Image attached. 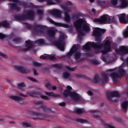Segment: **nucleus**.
<instances>
[{
	"label": "nucleus",
	"mask_w": 128,
	"mask_h": 128,
	"mask_svg": "<svg viewBox=\"0 0 128 128\" xmlns=\"http://www.w3.org/2000/svg\"><path fill=\"white\" fill-rule=\"evenodd\" d=\"M9 26V24L6 21H3L0 22V26L4 27H7Z\"/></svg>",
	"instance_id": "obj_35"
},
{
	"label": "nucleus",
	"mask_w": 128,
	"mask_h": 128,
	"mask_svg": "<svg viewBox=\"0 0 128 128\" xmlns=\"http://www.w3.org/2000/svg\"><path fill=\"white\" fill-rule=\"evenodd\" d=\"M25 25L27 28L30 29H32L34 32L36 34L43 33L46 27L45 26L36 24L32 26L27 23H26Z\"/></svg>",
	"instance_id": "obj_4"
},
{
	"label": "nucleus",
	"mask_w": 128,
	"mask_h": 128,
	"mask_svg": "<svg viewBox=\"0 0 128 128\" xmlns=\"http://www.w3.org/2000/svg\"><path fill=\"white\" fill-rule=\"evenodd\" d=\"M105 32L104 29H101L98 28H96L93 32V35L95 36L96 41L97 42V49H100L103 47L104 50L101 52L103 54H106L111 50V46H106L101 43L102 41V35Z\"/></svg>",
	"instance_id": "obj_1"
},
{
	"label": "nucleus",
	"mask_w": 128,
	"mask_h": 128,
	"mask_svg": "<svg viewBox=\"0 0 128 128\" xmlns=\"http://www.w3.org/2000/svg\"><path fill=\"white\" fill-rule=\"evenodd\" d=\"M107 19V15H104L101 16L99 18H95L93 20V21L96 23L99 24H106Z\"/></svg>",
	"instance_id": "obj_9"
},
{
	"label": "nucleus",
	"mask_w": 128,
	"mask_h": 128,
	"mask_svg": "<svg viewBox=\"0 0 128 128\" xmlns=\"http://www.w3.org/2000/svg\"><path fill=\"white\" fill-rule=\"evenodd\" d=\"M9 98L16 101V102H19L20 104H24L26 102L25 101H21L18 102L19 101H20L22 100V98L20 97H18L16 96H9Z\"/></svg>",
	"instance_id": "obj_15"
},
{
	"label": "nucleus",
	"mask_w": 128,
	"mask_h": 128,
	"mask_svg": "<svg viewBox=\"0 0 128 128\" xmlns=\"http://www.w3.org/2000/svg\"><path fill=\"white\" fill-rule=\"evenodd\" d=\"M121 3L120 7L122 8H126L128 6V0H119Z\"/></svg>",
	"instance_id": "obj_23"
},
{
	"label": "nucleus",
	"mask_w": 128,
	"mask_h": 128,
	"mask_svg": "<svg viewBox=\"0 0 128 128\" xmlns=\"http://www.w3.org/2000/svg\"><path fill=\"white\" fill-rule=\"evenodd\" d=\"M108 74L106 73L102 74V82L103 83H105L108 82Z\"/></svg>",
	"instance_id": "obj_21"
},
{
	"label": "nucleus",
	"mask_w": 128,
	"mask_h": 128,
	"mask_svg": "<svg viewBox=\"0 0 128 128\" xmlns=\"http://www.w3.org/2000/svg\"><path fill=\"white\" fill-rule=\"evenodd\" d=\"M118 74L121 78L126 74V73L124 70L121 68H119L118 70Z\"/></svg>",
	"instance_id": "obj_31"
},
{
	"label": "nucleus",
	"mask_w": 128,
	"mask_h": 128,
	"mask_svg": "<svg viewBox=\"0 0 128 128\" xmlns=\"http://www.w3.org/2000/svg\"><path fill=\"white\" fill-rule=\"evenodd\" d=\"M36 43L40 45H43L45 44L44 40L43 39H41L37 40L36 41Z\"/></svg>",
	"instance_id": "obj_39"
},
{
	"label": "nucleus",
	"mask_w": 128,
	"mask_h": 128,
	"mask_svg": "<svg viewBox=\"0 0 128 128\" xmlns=\"http://www.w3.org/2000/svg\"><path fill=\"white\" fill-rule=\"evenodd\" d=\"M121 108L124 112H126L128 108V101L123 102L121 104Z\"/></svg>",
	"instance_id": "obj_20"
},
{
	"label": "nucleus",
	"mask_w": 128,
	"mask_h": 128,
	"mask_svg": "<svg viewBox=\"0 0 128 128\" xmlns=\"http://www.w3.org/2000/svg\"><path fill=\"white\" fill-rule=\"evenodd\" d=\"M25 46L26 48H24L22 49V51L26 52L30 50L31 48L34 47L33 42L29 39L25 41Z\"/></svg>",
	"instance_id": "obj_10"
},
{
	"label": "nucleus",
	"mask_w": 128,
	"mask_h": 128,
	"mask_svg": "<svg viewBox=\"0 0 128 128\" xmlns=\"http://www.w3.org/2000/svg\"><path fill=\"white\" fill-rule=\"evenodd\" d=\"M47 4L48 5H51L54 4V3L53 2L52 0H47Z\"/></svg>",
	"instance_id": "obj_53"
},
{
	"label": "nucleus",
	"mask_w": 128,
	"mask_h": 128,
	"mask_svg": "<svg viewBox=\"0 0 128 128\" xmlns=\"http://www.w3.org/2000/svg\"><path fill=\"white\" fill-rule=\"evenodd\" d=\"M50 70L49 68L48 67H46L43 68V71L44 72H46L47 73L48 72H49Z\"/></svg>",
	"instance_id": "obj_56"
},
{
	"label": "nucleus",
	"mask_w": 128,
	"mask_h": 128,
	"mask_svg": "<svg viewBox=\"0 0 128 128\" xmlns=\"http://www.w3.org/2000/svg\"><path fill=\"white\" fill-rule=\"evenodd\" d=\"M75 111L77 114H82L84 112V109L81 108H76L75 109Z\"/></svg>",
	"instance_id": "obj_34"
},
{
	"label": "nucleus",
	"mask_w": 128,
	"mask_h": 128,
	"mask_svg": "<svg viewBox=\"0 0 128 128\" xmlns=\"http://www.w3.org/2000/svg\"><path fill=\"white\" fill-rule=\"evenodd\" d=\"M98 43L92 42L91 43L90 42H87L85 45L83 46V48L84 50L90 51L91 50L90 46L93 48L97 49V45Z\"/></svg>",
	"instance_id": "obj_7"
},
{
	"label": "nucleus",
	"mask_w": 128,
	"mask_h": 128,
	"mask_svg": "<svg viewBox=\"0 0 128 128\" xmlns=\"http://www.w3.org/2000/svg\"><path fill=\"white\" fill-rule=\"evenodd\" d=\"M18 86L19 87H25L26 86L25 84L23 82L18 84Z\"/></svg>",
	"instance_id": "obj_54"
},
{
	"label": "nucleus",
	"mask_w": 128,
	"mask_h": 128,
	"mask_svg": "<svg viewBox=\"0 0 128 128\" xmlns=\"http://www.w3.org/2000/svg\"><path fill=\"white\" fill-rule=\"evenodd\" d=\"M55 33V30L54 28L50 29L47 31L48 36L50 38H53L54 37Z\"/></svg>",
	"instance_id": "obj_24"
},
{
	"label": "nucleus",
	"mask_w": 128,
	"mask_h": 128,
	"mask_svg": "<svg viewBox=\"0 0 128 128\" xmlns=\"http://www.w3.org/2000/svg\"><path fill=\"white\" fill-rule=\"evenodd\" d=\"M70 97L74 101L76 102L81 100V98L80 95L74 92H72Z\"/></svg>",
	"instance_id": "obj_14"
},
{
	"label": "nucleus",
	"mask_w": 128,
	"mask_h": 128,
	"mask_svg": "<svg viewBox=\"0 0 128 128\" xmlns=\"http://www.w3.org/2000/svg\"><path fill=\"white\" fill-rule=\"evenodd\" d=\"M114 18L111 16H109L108 17L107 15V19L106 22L107 23L110 24L112 23V22L114 21Z\"/></svg>",
	"instance_id": "obj_37"
},
{
	"label": "nucleus",
	"mask_w": 128,
	"mask_h": 128,
	"mask_svg": "<svg viewBox=\"0 0 128 128\" xmlns=\"http://www.w3.org/2000/svg\"><path fill=\"white\" fill-rule=\"evenodd\" d=\"M11 6V8L12 10H14L16 11H18L20 10L19 6H18L15 3H11L10 4Z\"/></svg>",
	"instance_id": "obj_28"
},
{
	"label": "nucleus",
	"mask_w": 128,
	"mask_h": 128,
	"mask_svg": "<svg viewBox=\"0 0 128 128\" xmlns=\"http://www.w3.org/2000/svg\"><path fill=\"white\" fill-rule=\"evenodd\" d=\"M112 38L110 37H107V38L106 39V40L104 44L106 46H110L111 44V42L112 40Z\"/></svg>",
	"instance_id": "obj_33"
},
{
	"label": "nucleus",
	"mask_w": 128,
	"mask_h": 128,
	"mask_svg": "<svg viewBox=\"0 0 128 128\" xmlns=\"http://www.w3.org/2000/svg\"><path fill=\"white\" fill-rule=\"evenodd\" d=\"M110 76L112 78L114 82H118L119 80H117V79H120V78L118 74L116 72L111 73L110 74Z\"/></svg>",
	"instance_id": "obj_17"
},
{
	"label": "nucleus",
	"mask_w": 128,
	"mask_h": 128,
	"mask_svg": "<svg viewBox=\"0 0 128 128\" xmlns=\"http://www.w3.org/2000/svg\"><path fill=\"white\" fill-rule=\"evenodd\" d=\"M28 93V94L32 97H33L34 95L37 96L40 95V94H41L40 92L35 91L30 92Z\"/></svg>",
	"instance_id": "obj_30"
},
{
	"label": "nucleus",
	"mask_w": 128,
	"mask_h": 128,
	"mask_svg": "<svg viewBox=\"0 0 128 128\" xmlns=\"http://www.w3.org/2000/svg\"><path fill=\"white\" fill-rule=\"evenodd\" d=\"M116 53H121V54H124L128 53V48L126 46H121L119 50H116Z\"/></svg>",
	"instance_id": "obj_13"
},
{
	"label": "nucleus",
	"mask_w": 128,
	"mask_h": 128,
	"mask_svg": "<svg viewBox=\"0 0 128 128\" xmlns=\"http://www.w3.org/2000/svg\"><path fill=\"white\" fill-rule=\"evenodd\" d=\"M28 78L33 82H38V81L36 79L30 77H28Z\"/></svg>",
	"instance_id": "obj_57"
},
{
	"label": "nucleus",
	"mask_w": 128,
	"mask_h": 128,
	"mask_svg": "<svg viewBox=\"0 0 128 128\" xmlns=\"http://www.w3.org/2000/svg\"><path fill=\"white\" fill-rule=\"evenodd\" d=\"M81 16V14L80 12H78L76 14H75L72 16V18L74 19H78Z\"/></svg>",
	"instance_id": "obj_42"
},
{
	"label": "nucleus",
	"mask_w": 128,
	"mask_h": 128,
	"mask_svg": "<svg viewBox=\"0 0 128 128\" xmlns=\"http://www.w3.org/2000/svg\"><path fill=\"white\" fill-rule=\"evenodd\" d=\"M76 121L78 122H80L82 124L86 123L87 122V121L86 120L82 118L76 119Z\"/></svg>",
	"instance_id": "obj_41"
},
{
	"label": "nucleus",
	"mask_w": 128,
	"mask_h": 128,
	"mask_svg": "<svg viewBox=\"0 0 128 128\" xmlns=\"http://www.w3.org/2000/svg\"><path fill=\"white\" fill-rule=\"evenodd\" d=\"M33 65L35 66L40 67L41 66V64L35 62H33Z\"/></svg>",
	"instance_id": "obj_55"
},
{
	"label": "nucleus",
	"mask_w": 128,
	"mask_h": 128,
	"mask_svg": "<svg viewBox=\"0 0 128 128\" xmlns=\"http://www.w3.org/2000/svg\"><path fill=\"white\" fill-rule=\"evenodd\" d=\"M74 54L72 52L70 51L69 52L67 53L66 54V56L63 55L62 56V58H64L66 57L70 59V56H71Z\"/></svg>",
	"instance_id": "obj_40"
},
{
	"label": "nucleus",
	"mask_w": 128,
	"mask_h": 128,
	"mask_svg": "<svg viewBox=\"0 0 128 128\" xmlns=\"http://www.w3.org/2000/svg\"><path fill=\"white\" fill-rule=\"evenodd\" d=\"M40 98L42 99L46 100H49V98L48 97L43 95V94L41 93V94H40Z\"/></svg>",
	"instance_id": "obj_48"
},
{
	"label": "nucleus",
	"mask_w": 128,
	"mask_h": 128,
	"mask_svg": "<svg viewBox=\"0 0 128 128\" xmlns=\"http://www.w3.org/2000/svg\"><path fill=\"white\" fill-rule=\"evenodd\" d=\"M81 56V54L79 52H76L75 54V58L76 60L79 59Z\"/></svg>",
	"instance_id": "obj_45"
},
{
	"label": "nucleus",
	"mask_w": 128,
	"mask_h": 128,
	"mask_svg": "<svg viewBox=\"0 0 128 128\" xmlns=\"http://www.w3.org/2000/svg\"><path fill=\"white\" fill-rule=\"evenodd\" d=\"M101 59L104 62H106V60L105 57L103 54H102V55Z\"/></svg>",
	"instance_id": "obj_64"
},
{
	"label": "nucleus",
	"mask_w": 128,
	"mask_h": 128,
	"mask_svg": "<svg viewBox=\"0 0 128 128\" xmlns=\"http://www.w3.org/2000/svg\"><path fill=\"white\" fill-rule=\"evenodd\" d=\"M22 4L23 6L25 7H28V3L26 2L22 3Z\"/></svg>",
	"instance_id": "obj_63"
},
{
	"label": "nucleus",
	"mask_w": 128,
	"mask_h": 128,
	"mask_svg": "<svg viewBox=\"0 0 128 128\" xmlns=\"http://www.w3.org/2000/svg\"><path fill=\"white\" fill-rule=\"evenodd\" d=\"M64 36L62 35L60 36L58 40L55 41L53 42V44L61 51H64Z\"/></svg>",
	"instance_id": "obj_5"
},
{
	"label": "nucleus",
	"mask_w": 128,
	"mask_h": 128,
	"mask_svg": "<svg viewBox=\"0 0 128 128\" xmlns=\"http://www.w3.org/2000/svg\"><path fill=\"white\" fill-rule=\"evenodd\" d=\"M15 68L22 74H28L30 72V71L29 70L25 69L22 66H16Z\"/></svg>",
	"instance_id": "obj_18"
},
{
	"label": "nucleus",
	"mask_w": 128,
	"mask_h": 128,
	"mask_svg": "<svg viewBox=\"0 0 128 128\" xmlns=\"http://www.w3.org/2000/svg\"><path fill=\"white\" fill-rule=\"evenodd\" d=\"M80 45L79 44H75L74 45L70 50L73 54L76 52L78 49V48L80 47Z\"/></svg>",
	"instance_id": "obj_27"
},
{
	"label": "nucleus",
	"mask_w": 128,
	"mask_h": 128,
	"mask_svg": "<svg viewBox=\"0 0 128 128\" xmlns=\"http://www.w3.org/2000/svg\"><path fill=\"white\" fill-rule=\"evenodd\" d=\"M100 80V78L98 74H96L94 78L93 82L95 83H98Z\"/></svg>",
	"instance_id": "obj_36"
},
{
	"label": "nucleus",
	"mask_w": 128,
	"mask_h": 128,
	"mask_svg": "<svg viewBox=\"0 0 128 128\" xmlns=\"http://www.w3.org/2000/svg\"><path fill=\"white\" fill-rule=\"evenodd\" d=\"M126 14H121L119 17V19L120 22L124 24H126V21L125 19V15Z\"/></svg>",
	"instance_id": "obj_25"
},
{
	"label": "nucleus",
	"mask_w": 128,
	"mask_h": 128,
	"mask_svg": "<svg viewBox=\"0 0 128 128\" xmlns=\"http://www.w3.org/2000/svg\"><path fill=\"white\" fill-rule=\"evenodd\" d=\"M0 56H2L5 58H6L7 57V56L6 55L1 52H0Z\"/></svg>",
	"instance_id": "obj_61"
},
{
	"label": "nucleus",
	"mask_w": 128,
	"mask_h": 128,
	"mask_svg": "<svg viewBox=\"0 0 128 128\" xmlns=\"http://www.w3.org/2000/svg\"><path fill=\"white\" fill-rule=\"evenodd\" d=\"M111 4L113 5H116L118 2V0H111Z\"/></svg>",
	"instance_id": "obj_52"
},
{
	"label": "nucleus",
	"mask_w": 128,
	"mask_h": 128,
	"mask_svg": "<svg viewBox=\"0 0 128 128\" xmlns=\"http://www.w3.org/2000/svg\"><path fill=\"white\" fill-rule=\"evenodd\" d=\"M37 13L38 14L42 15L43 14V12L42 10L38 9L37 10Z\"/></svg>",
	"instance_id": "obj_58"
},
{
	"label": "nucleus",
	"mask_w": 128,
	"mask_h": 128,
	"mask_svg": "<svg viewBox=\"0 0 128 128\" xmlns=\"http://www.w3.org/2000/svg\"><path fill=\"white\" fill-rule=\"evenodd\" d=\"M72 93V92L68 90H66L64 92L63 95L65 97L71 96Z\"/></svg>",
	"instance_id": "obj_32"
},
{
	"label": "nucleus",
	"mask_w": 128,
	"mask_h": 128,
	"mask_svg": "<svg viewBox=\"0 0 128 128\" xmlns=\"http://www.w3.org/2000/svg\"><path fill=\"white\" fill-rule=\"evenodd\" d=\"M40 58L43 59H49L51 60H54L56 58L55 57L54 55H50L46 54L40 56Z\"/></svg>",
	"instance_id": "obj_16"
},
{
	"label": "nucleus",
	"mask_w": 128,
	"mask_h": 128,
	"mask_svg": "<svg viewBox=\"0 0 128 128\" xmlns=\"http://www.w3.org/2000/svg\"><path fill=\"white\" fill-rule=\"evenodd\" d=\"M70 74L69 73L67 72H63L62 77L64 79H68L71 80V78L70 77Z\"/></svg>",
	"instance_id": "obj_29"
},
{
	"label": "nucleus",
	"mask_w": 128,
	"mask_h": 128,
	"mask_svg": "<svg viewBox=\"0 0 128 128\" xmlns=\"http://www.w3.org/2000/svg\"><path fill=\"white\" fill-rule=\"evenodd\" d=\"M35 5L32 3L30 2L28 3V6L32 7H34Z\"/></svg>",
	"instance_id": "obj_62"
},
{
	"label": "nucleus",
	"mask_w": 128,
	"mask_h": 128,
	"mask_svg": "<svg viewBox=\"0 0 128 128\" xmlns=\"http://www.w3.org/2000/svg\"><path fill=\"white\" fill-rule=\"evenodd\" d=\"M22 125L23 126L24 128L30 127L32 126V125L29 123H27L26 122H22Z\"/></svg>",
	"instance_id": "obj_46"
},
{
	"label": "nucleus",
	"mask_w": 128,
	"mask_h": 128,
	"mask_svg": "<svg viewBox=\"0 0 128 128\" xmlns=\"http://www.w3.org/2000/svg\"><path fill=\"white\" fill-rule=\"evenodd\" d=\"M12 41L16 43H19L20 42L21 40L18 38H15L12 39Z\"/></svg>",
	"instance_id": "obj_50"
},
{
	"label": "nucleus",
	"mask_w": 128,
	"mask_h": 128,
	"mask_svg": "<svg viewBox=\"0 0 128 128\" xmlns=\"http://www.w3.org/2000/svg\"><path fill=\"white\" fill-rule=\"evenodd\" d=\"M34 104L36 105H40L39 107H36V110H38L39 109L41 108L43 111L45 112H52L51 109L47 107L42 102L40 101H35Z\"/></svg>",
	"instance_id": "obj_6"
},
{
	"label": "nucleus",
	"mask_w": 128,
	"mask_h": 128,
	"mask_svg": "<svg viewBox=\"0 0 128 128\" xmlns=\"http://www.w3.org/2000/svg\"><path fill=\"white\" fill-rule=\"evenodd\" d=\"M66 68L68 70L72 71H74L75 70V68H71L69 66H66Z\"/></svg>",
	"instance_id": "obj_59"
},
{
	"label": "nucleus",
	"mask_w": 128,
	"mask_h": 128,
	"mask_svg": "<svg viewBox=\"0 0 128 128\" xmlns=\"http://www.w3.org/2000/svg\"><path fill=\"white\" fill-rule=\"evenodd\" d=\"M106 96L108 99L109 100H110L111 97H116L118 98L120 97L119 94L116 91L110 92V93L107 92Z\"/></svg>",
	"instance_id": "obj_11"
},
{
	"label": "nucleus",
	"mask_w": 128,
	"mask_h": 128,
	"mask_svg": "<svg viewBox=\"0 0 128 128\" xmlns=\"http://www.w3.org/2000/svg\"><path fill=\"white\" fill-rule=\"evenodd\" d=\"M63 8L64 10V20L66 22H69L70 20V18L69 14V12L70 11V9L68 7L66 6H64Z\"/></svg>",
	"instance_id": "obj_8"
},
{
	"label": "nucleus",
	"mask_w": 128,
	"mask_h": 128,
	"mask_svg": "<svg viewBox=\"0 0 128 128\" xmlns=\"http://www.w3.org/2000/svg\"><path fill=\"white\" fill-rule=\"evenodd\" d=\"M34 18V12L32 10H29L26 12L25 14L16 15L14 16V18L21 21H24L26 20H32Z\"/></svg>",
	"instance_id": "obj_3"
},
{
	"label": "nucleus",
	"mask_w": 128,
	"mask_h": 128,
	"mask_svg": "<svg viewBox=\"0 0 128 128\" xmlns=\"http://www.w3.org/2000/svg\"><path fill=\"white\" fill-rule=\"evenodd\" d=\"M75 75L77 78H86V75L84 74H75Z\"/></svg>",
	"instance_id": "obj_43"
},
{
	"label": "nucleus",
	"mask_w": 128,
	"mask_h": 128,
	"mask_svg": "<svg viewBox=\"0 0 128 128\" xmlns=\"http://www.w3.org/2000/svg\"><path fill=\"white\" fill-rule=\"evenodd\" d=\"M84 21L82 18L77 20L74 23V25L76 30L79 33L78 38H81L82 36L84 35L82 27L85 31L88 32L90 30L89 27L86 24L84 23Z\"/></svg>",
	"instance_id": "obj_2"
},
{
	"label": "nucleus",
	"mask_w": 128,
	"mask_h": 128,
	"mask_svg": "<svg viewBox=\"0 0 128 128\" xmlns=\"http://www.w3.org/2000/svg\"><path fill=\"white\" fill-rule=\"evenodd\" d=\"M30 113L31 114H32L33 116H41L42 117H45L46 116V115L44 114L38 112H36L31 111L30 112Z\"/></svg>",
	"instance_id": "obj_26"
},
{
	"label": "nucleus",
	"mask_w": 128,
	"mask_h": 128,
	"mask_svg": "<svg viewBox=\"0 0 128 128\" xmlns=\"http://www.w3.org/2000/svg\"><path fill=\"white\" fill-rule=\"evenodd\" d=\"M49 21L51 24H53L58 27H62L66 28H68L70 27V26L66 24L56 22L51 19H50Z\"/></svg>",
	"instance_id": "obj_12"
},
{
	"label": "nucleus",
	"mask_w": 128,
	"mask_h": 128,
	"mask_svg": "<svg viewBox=\"0 0 128 128\" xmlns=\"http://www.w3.org/2000/svg\"><path fill=\"white\" fill-rule=\"evenodd\" d=\"M123 35L125 38H127L128 37V26L127 30L124 32Z\"/></svg>",
	"instance_id": "obj_49"
},
{
	"label": "nucleus",
	"mask_w": 128,
	"mask_h": 128,
	"mask_svg": "<svg viewBox=\"0 0 128 128\" xmlns=\"http://www.w3.org/2000/svg\"><path fill=\"white\" fill-rule=\"evenodd\" d=\"M6 36L5 35L0 33V38L1 39H3L5 38Z\"/></svg>",
	"instance_id": "obj_60"
},
{
	"label": "nucleus",
	"mask_w": 128,
	"mask_h": 128,
	"mask_svg": "<svg viewBox=\"0 0 128 128\" xmlns=\"http://www.w3.org/2000/svg\"><path fill=\"white\" fill-rule=\"evenodd\" d=\"M50 13L54 16L59 17L60 16L61 12L58 10H56L50 12Z\"/></svg>",
	"instance_id": "obj_22"
},
{
	"label": "nucleus",
	"mask_w": 128,
	"mask_h": 128,
	"mask_svg": "<svg viewBox=\"0 0 128 128\" xmlns=\"http://www.w3.org/2000/svg\"><path fill=\"white\" fill-rule=\"evenodd\" d=\"M105 126L107 128H116L114 126L108 124H105Z\"/></svg>",
	"instance_id": "obj_51"
},
{
	"label": "nucleus",
	"mask_w": 128,
	"mask_h": 128,
	"mask_svg": "<svg viewBox=\"0 0 128 128\" xmlns=\"http://www.w3.org/2000/svg\"><path fill=\"white\" fill-rule=\"evenodd\" d=\"M98 4L102 8H104L107 6L108 4V2L106 0H100L98 1Z\"/></svg>",
	"instance_id": "obj_19"
},
{
	"label": "nucleus",
	"mask_w": 128,
	"mask_h": 128,
	"mask_svg": "<svg viewBox=\"0 0 128 128\" xmlns=\"http://www.w3.org/2000/svg\"><path fill=\"white\" fill-rule=\"evenodd\" d=\"M90 62L95 65L98 64H99V62L95 59H93L91 60Z\"/></svg>",
	"instance_id": "obj_44"
},
{
	"label": "nucleus",
	"mask_w": 128,
	"mask_h": 128,
	"mask_svg": "<svg viewBox=\"0 0 128 128\" xmlns=\"http://www.w3.org/2000/svg\"><path fill=\"white\" fill-rule=\"evenodd\" d=\"M45 94L49 96H52L54 97H56L58 96V95L56 94H55L52 92H45Z\"/></svg>",
	"instance_id": "obj_38"
},
{
	"label": "nucleus",
	"mask_w": 128,
	"mask_h": 128,
	"mask_svg": "<svg viewBox=\"0 0 128 128\" xmlns=\"http://www.w3.org/2000/svg\"><path fill=\"white\" fill-rule=\"evenodd\" d=\"M52 66L58 69H61L62 68V64H55L52 65Z\"/></svg>",
	"instance_id": "obj_47"
}]
</instances>
